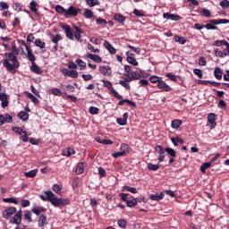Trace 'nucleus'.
Returning a JSON list of instances; mask_svg holds the SVG:
<instances>
[{"mask_svg": "<svg viewBox=\"0 0 229 229\" xmlns=\"http://www.w3.org/2000/svg\"><path fill=\"white\" fill-rule=\"evenodd\" d=\"M4 55V67H5L9 72H15V70L19 69V66L21 65L17 59V55H13V53H5Z\"/></svg>", "mask_w": 229, "mask_h": 229, "instance_id": "nucleus-1", "label": "nucleus"}, {"mask_svg": "<svg viewBox=\"0 0 229 229\" xmlns=\"http://www.w3.org/2000/svg\"><path fill=\"white\" fill-rule=\"evenodd\" d=\"M49 201L54 207H65V205H69L70 201L68 199H58L55 193H48Z\"/></svg>", "mask_w": 229, "mask_h": 229, "instance_id": "nucleus-2", "label": "nucleus"}, {"mask_svg": "<svg viewBox=\"0 0 229 229\" xmlns=\"http://www.w3.org/2000/svg\"><path fill=\"white\" fill-rule=\"evenodd\" d=\"M61 30H64L65 36L69 40H74V32H72V29L69 25L61 24Z\"/></svg>", "mask_w": 229, "mask_h": 229, "instance_id": "nucleus-3", "label": "nucleus"}, {"mask_svg": "<svg viewBox=\"0 0 229 229\" xmlns=\"http://www.w3.org/2000/svg\"><path fill=\"white\" fill-rule=\"evenodd\" d=\"M13 214H17V208H13V207L8 208L5 210H4L3 217H4V219H10V217H12V216H13Z\"/></svg>", "mask_w": 229, "mask_h": 229, "instance_id": "nucleus-4", "label": "nucleus"}, {"mask_svg": "<svg viewBox=\"0 0 229 229\" xmlns=\"http://www.w3.org/2000/svg\"><path fill=\"white\" fill-rule=\"evenodd\" d=\"M74 30L75 31L73 32V38H75L77 42H83V39L81 38V33H83V30L78 26H74Z\"/></svg>", "mask_w": 229, "mask_h": 229, "instance_id": "nucleus-5", "label": "nucleus"}, {"mask_svg": "<svg viewBox=\"0 0 229 229\" xmlns=\"http://www.w3.org/2000/svg\"><path fill=\"white\" fill-rule=\"evenodd\" d=\"M13 118L10 114H1L0 115V126H3L5 123H12Z\"/></svg>", "mask_w": 229, "mask_h": 229, "instance_id": "nucleus-6", "label": "nucleus"}, {"mask_svg": "<svg viewBox=\"0 0 229 229\" xmlns=\"http://www.w3.org/2000/svg\"><path fill=\"white\" fill-rule=\"evenodd\" d=\"M163 17L164 19H168L170 21H180V19H182V17H180V15L178 14H171L169 13H163Z\"/></svg>", "mask_w": 229, "mask_h": 229, "instance_id": "nucleus-7", "label": "nucleus"}, {"mask_svg": "<svg viewBox=\"0 0 229 229\" xmlns=\"http://www.w3.org/2000/svg\"><path fill=\"white\" fill-rule=\"evenodd\" d=\"M26 58L30 60V62H35L36 58L33 55V50H31V47H26Z\"/></svg>", "mask_w": 229, "mask_h": 229, "instance_id": "nucleus-8", "label": "nucleus"}, {"mask_svg": "<svg viewBox=\"0 0 229 229\" xmlns=\"http://www.w3.org/2000/svg\"><path fill=\"white\" fill-rule=\"evenodd\" d=\"M216 114L211 113L208 115V121L210 124L211 129H214L216 126Z\"/></svg>", "mask_w": 229, "mask_h": 229, "instance_id": "nucleus-9", "label": "nucleus"}, {"mask_svg": "<svg viewBox=\"0 0 229 229\" xmlns=\"http://www.w3.org/2000/svg\"><path fill=\"white\" fill-rule=\"evenodd\" d=\"M79 12H80V9H76V7H74V6H70L66 10L65 17H67L68 15H72V17H76V15H78Z\"/></svg>", "mask_w": 229, "mask_h": 229, "instance_id": "nucleus-10", "label": "nucleus"}, {"mask_svg": "<svg viewBox=\"0 0 229 229\" xmlns=\"http://www.w3.org/2000/svg\"><path fill=\"white\" fill-rule=\"evenodd\" d=\"M131 78L133 80H140L144 76V72L143 71H136V72H131L130 73Z\"/></svg>", "mask_w": 229, "mask_h": 229, "instance_id": "nucleus-11", "label": "nucleus"}, {"mask_svg": "<svg viewBox=\"0 0 229 229\" xmlns=\"http://www.w3.org/2000/svg\"><path fill=\"white\" fill-rule=\"evenodd\" d=\"M142 201V198H136L132 199L126 200L127 207L133 208L137 205V203H140Z\"/></svg>", "mask_w": 229, "mask_h": 229, "instance_id": "nucleus-12", "label": "nucleus"}, {"mask_svg": "<svg viewBox=\"0 0 229 229\" xmlns=\"http://www.w3.org/2000/svg\"><path fill=\"white\" fill-rule=\"evenodd\" d=\"M157 89H160L163 92H169V90H171V87H169L164 81L157 83Z\"/></svg>", "mask_w": 229, "mask_h": 229, "instance_id": "nucleus-13", "label": "nucleus"}, {"mask_svg": "<svg viewBox=\"0 0 229 229\" xmlns=\"http://www.w3.org/2000/svg\"><path fill=\"white\" fill-rule=\"evenodd\" d=\"M21 221H22V211L20 210L14 215L13 223H14V225H21Z\"/></svg>", "mask_w": 229, "mask_h": 229, "instance_id": "nucleus-14", "label": "nucleus"}, {"mask_svg": "<svg viewBox=\"0 0 229 229\" xmlns=\"http://www.w3.org/2000/svg\"><path fill=\"white\" fill-rule=\"evenodd\" d=\"M0 101L2 102V108H6L8 106V95L0 93Z\"/></svg>", "mask_w": 229, "mask_h": 229, "instance_id": "nucleus-15", "label": "nucleus"}, {"mask_svg": "<svg viewBox=\"0 0 229 229\" xmlns=\"http://www.w3.org/2000/svg\"><path fill=\"white\" fill-rule=\"evenodd\" d=\"M85 167H87V163H79L75 169L76 174H82L85 171Z\"/></svg>", "mask_w": 229, "mask_h": 229, "instance_id": "nucleus-16", "label": "nucleus"}, {"mask_svg": "<svg viewBox=\"0 0 229 229\" xmlns=\"http://www.w3.org/2000/svg\"><path fill=\"white\" fill-rule=\"evenodd\" d=\"M227 50H219L217 48L214 49L215 56H218V58H225V56H228Z\"/></svg>", "mask_w": 229, "mask_h": 229, "instance_id": "nucleus-17", "label": "nucleus"}, {"mask_svg": "<svg viewBox=\"0 0 229 229\" xmlns=\"http://www.w3.org/2000/svg\"><path fill=\"white\" fill-rule=\"evenodd\" d=\"M104 47H106V49H107V51H109V53H111V55H115V53H117L115 47H112V45L108 41L104 42Z\"/></svg>", "mask_w": 229, "mask_h": 229, "instance_id": "nucleus-18", "label": "nucleus"}, {"mask_svg": "<svg viewBox=\"0 0 229 229\" xmlns=\"http://www.w3.org/2000/svg\"><path fill=\"white\" fill-rule=\"evenodd\" d=\"M150 199H152V201H160V199H164V192L150 194Z\"/></svg>", "mask_w": 229, "mask_h": 229, "instance_id": "nucleus-19", "label": "nucleus"}, {"mask_svg": "<svg viewBox=\"0 0 229 229\" xmlns=\"http://www.w3.org/2000/svg\"><path fill=\"white\" fill-rule=\"evenodd\" d=\"M30 71H32V72H35L36 74H41L42 72V70L35 62H31Z\"/></svg>", "mask_w": 229, "mask_h": 229, "instance_id": "nucleus-20", "label": "nucleus"}, {"mask_svg": "<svg viewBox=\"0 0 229 229\" xmlns=\"http://www.w3.org/2000/svg\"><path fill=\"white\" fill-rule=\"evenodd\" d=\"M87 57L90 60H93V62H96L97 64H101L102 59L99 55H94V54H88Z\"/></svg>", "mask_w": 229, "mask_h": 229, "instance_id": "nucleus-21", "label": "nucleus"}, {"mask_svg": "<svg viewBox=\"0 0 229 229\" xmlns=\"http://www.w3.org/2000/svg\"><path fill=\"white\" fill-rule=\"evenodd\" d=\"M114 21H117L118 22H121V24H124L126 22V17H124L121 13H116L114 15Z\"/></svg>", "mask_w": 229, "mask_h": 229, "instance_id": "nucleus-22", "label": "nucleus"}, {"mask_svg": "<svg viewBox=\"0 0 229 229\" xmlns=\"http://www.w3.org/2000/svg\"><path fill=\"white\" fill-rule=\"evenodd\" d=\"M213 46H216V47H221V46H225L227 49L229 43L226 40H216L214 42Z\"/></svg>", "mask_w": 229, "mask_h": 229, "instance_id": "nucleus-23", "label": "nucleus"}, {"mask_svg": "<svg viewBox=\"0 0 229 229\" xmlns=\"http://www.w3.org/2000/svg\"><path fill=\"white\" fill-rule=\"evenodd\" d=\"M214 75L216 80H221L223 78V72H221V68L216 67L214 71Z\"/></svg>", "mask_w": 229, "mask_h": 229, "instance_id": "nucleus-24", "label": "nucleus"}, {"mask_svg": "<svg viewBox=\"0 0 229 229\" xmlns=\"http://www.w3.org/2000/svg\"><path fill=\"white\" fill-rule=\"evenodd\" d=\"M46 221H47V216L46 215H41L38 220V227L42 228V226L46 225Z\"/></svg>", "mask_w": 229, "mask_h": 229, "instance_id": "nucleus-25", "label": "nucleus"}, {"mask_svg": "<svg viewBox=\"0 0 229 229\" xmlns=\"http://www.w3.org/2000/svg\"><path fill=\"white\" fill-rule=\"evenodd\" d=\"M18 117H20L21 121H28V119H30V114L25 111H21L19 113Z\"/></svg>", "mask_w": 229, "mask_h": 229, "instance_id": "nucleus-26", "label": "nucleus"}, {"mask_svg": "<svg viewBox=\"0 0 229 229\" xmlns=\"http://www.w3.org/2000/svg\"><path fill=\"white\" fill-rule=\"evenodd\" d=\"M35 46H37V47H39L40 49H45L46 48V42L38 38V39L35 40Z\"/></svg>", "mask_w": 229, "mask_h": 229, "instance_id": "nucleus-27", "label": "nucleus"}, {"mask_svg": "<svg viewBox=\"0 0 229 229\" xmlns=\"http://www.w3.org/2000/svg\"><path fill=\"white\" fill-rule=\"evenodd\" d=\"M37 173H38V170L34 169V170H31L30 172H26L25 176L27 178H35V176H37Z\"/></svg>", "mask_w": 229, "mask_h": 229, "instance_id": "nucleus-28", "label": "nucleus"}, {"mask_svg": "<svg viewBox=\"0 0 229 229\" xmlns=\"http://www.w3.org/2000/svg\"><path fill=\"white\" fill-rule=\"evenodd\" d=\"M75 151L73 148H65L64 151H63V155L64 157H71V155H74Z\"/></svg>", "mask_w": 229, "mask_h": 229, "instance_id": "nucleus-29", "label": "nucleus"}, {"mask_svg": "<svg viewBox=\"0 0 229 229\" xmlns=\"http://www.w3.org/2000/svg\"><path fill=\"white\" fill-rule=\"evenodd\" d=\"M76 64H77V65H79L81 71H84V69H86V67H87V64L85 62H83V60H81V59H77Z\"/></svg>", "mask_w": 229, "mask_h": 229, "instance_id": "nucleus-30", "label": "nucleus"}, {"mask_svg": "<svg viewBox=\"0 0 229 229\" xmlns=\"http://www.w3.org/2000/svg\"><path fill=\"white\" fill-rule=\"evenodd\" d=\"M171 140L174 146H178L179 144H183V140L180 139V137L171 138Z\"/></svg>", "mask_w": 229, "mask_h": 229, "instance_id": "nucleus-31", "label": "nucleus"}, {"mask_svg": "<svg viewBox=\"0 0 229 229\" xmlns=\"http://www.w3.org/2000/svg\"><path fill=\"white\" fill-rule=\"evenodd\" d=\"M27 97L31 99L32 103H35V105H38V103H40V100L31 93H27Z\"/></svg>", "mask_w": 229, "mask_h": 229, "instance_id": "nucleus-32", "label": "nucleus"}, {"mask_svg": "<svg viewBox=\"0 0 229 229\" xmlns=\"http://www.w3.org/2000/svg\"><path fill=\"white\" fill-rule=\"evenodd\" d=\"M172 128L176 130L177 128H180L182 126V120H174L171 124Z\"/></svg>", "mask_w": 229, "mask_h": 229, "instance_id": "nucleus-33", "label": "nucleus"}, {"mask_svg": "<svg viewBox=\"0 0 229 229\" xmlns=\"http://www.w3.org/2000/svg\"><path fill=\"white\" fill-rule=\"evenodd\" d=\"M37 6H38V4H37V2L32 0L30 4V8L31 12H34V13L38 12Z\"/></svg>", "mask_w": 229, "mask_h": 229, "instance_id": "nucleus-34", "label": "nucleus"}, {"mask_svg": "<svg viewBox=\"0 0 229 229\" xmlns=\"http://www.w3.org/2000/svg\"><path fill=\"white\" fill-rule=\"evenodd\" d=\"M108 71H110V67H108V66H100L99 67V72H101V74H104V76H106Z\"/></svg>", "mask_w": 229, "mask_h": 229, "instance_id": "nucleus-35", "label": "nucleus"}, {"mask_svg": "<svg viewBox=\"0 0 229 229\" xmlns=\"http://www.w3.org/2000/svg\"><path fill=\"white\" fill-rule=\"evenodd\" d=\"M123 191H127L128 192H131V194H137V188H135V187L124 186Z\"/></svg>", "mask_w": 229, "mask_h": 229, "instance_id": "nucleus-36", "label": "nucleus"}, {"mask_svg": "<svg viewBox=\"0 0 229 229\" xmlns=\"http://www.w3.org/2000/svg\"><path fill=\"white\" fill-rule=\"evenodd\" d=\"M66 11L65 8H64L62 5H56L55 6V12H57V13H64V17H65V14H66Z\"/></svg>", "mask_w": 229, "mask_h": 229, "instance_id": "nucleus-37", "label": "nucleus"}, {"mask_svg": "<svg viewBox=\"0 0 229 229\" xmlns=\"http://www.w3.org/2000/svg\"><path fill=\"white\" fill-rule=\"evenodd\" d=\"M86 3L88 5L90 6V8H92V6H96L97 4H99L98 0H86Z\"/></svg>", "mask_w": 229, "mask_h": 229, "instance_id": "nucleus-38", "label": "nucleus"}, {"mask_svg": "<svg viewBox=\"0 0 229 229\" xmlns=\"http://www.w3.org/2000/svg\"><path fill=\"white\" fill-rule=\"evenodd\" d=\"M127 62L129 64H131V65H139V63L137 62V60L130 55L127 56Z\"/></svg>", "mask_w": 229, "mask_h": 229, "instance_id": "nucleus-39", "label": "nucleus"}, {"mask_svg": "<svg viewBox=\"0 0 229 229\" xmlns=\"http://www.w3.org/2000/svg\"><path fill=\"white\" fill-rule=\"evenodd\" d=\"M32 212H33V214H36V216H40V214H42V212H44V208H33Z\"/></svg>", "mask_w": 229, "mask_h": 229, "instance_id": "nucleus-40", "label": "nucleus"}, {"mask_svg": "<svg viewBox=\"0 0 229 229\" xmlns=\"http://www.w3.org/2000/svg\"><path fill=\"white\" fill-rule=\"evenodd\" d=\"M148 168L150 170V171H158V169H160V165H153V164H148Z\"/></svg>", "mask_w": 229, "mask_h": 229, "instance_id": "nucleus-41", "label": "nucleus"}, {"mask_svg": "<svg viewBox=\"0 0 229 229\" xmlns=\"http://www.w3.org/2000/svg\"><path fill=\"white\" fill-rule=\"evenodd\" d=\"M165 151H166V153H168V155H169L170 157H176V151H174V149H173V148H166L165 149Z\"/></svg>", "mask_w": 229, "mask_h": 229, "instance_id": "nucleus-42", "label": "nucleus"}, {"mask_svg": "<svg viewBox=\"0 0 229 229\" xmlns=\"http://www.w3.org/2000/svg\"><path fill=\"white\" fill-rule=\"evenodd\" d=\"M89 114H91L92 115H98V114H99V108L90 106L89 107Z\"/></svg>", "mask_w": 229, "mask_h": 229, "instance_id": "nucleus-43", "label": "nucleus"}, {"mask_svg": "<svg viewBox=\"0 0 229 229\" xmlns=\"http://www.w3.org/2000/svg\"><path fill=\"white\" fill-rule=\"evenodd\" d=\"M53 191L56 192V194H62V186L58 184L53 185Z\"/></svg>", "mask_w": 229, "mask_h": 229, "instance_id": "nucleus-44", "label": "nucleus"}, {"mask_svg": "<svg viewBox=\"0 0 229 229\" xmlns=\"http://www.w3.org/2000/svg\"><path fill=\"white\" fill-rule=\"evenodd\" d=\"M24 219H26L29 223H31L33 221V219H31V212L25 211Z\"/></svg>", "mask_w": 229, "mask_h": 229, "instance_id": "nucleus-45", "label": "nucleus"}, {"mask_svg": "<svg viewBox=\"0 0 229 229\" xmlns=\"http://www.w3.org/2000/svg\"><path fill=\"white\" fill-rule=\"evenodd\" d=\"M220 6L225 10L226 8H229V1L228 0H222L220 2Z\"/></svg>", "mask_w": 229, "mask_h": 229, "instance_id": "nucleus-46", "label": "nucleus"}, {"mask_svg": "<svg viewBox=\"0 0 229 229\" xmlns=\"http://www.w3.org/2000/svg\"><path fill=\"white\" fill-rule=\"evenodd\" d=\"M174 40L175 42H179V44H185V42H187V40H185L184 38L179 37V36H175L174 37Z\"/></svg>", "mask_w": 229, "mask_h": 229, "instance_id": "nucleus-47", "label": "nucleus"}, {"mask_svg": "<svg viewBox=\"0 0 229 229\" xmlns=\"http://www.w3.org/2000/svg\"><path fill=\"white\" fill-rule=\"evenodd\" d=\"M60 40H62V36H60V34H57V35H55V37L52 38V42L54 44L59 43Z\"/></svg>", "mask_w": 229, "mask_h": 229, "instance_id": "nucleus-48", "label": "nucleus"}, {"mask_svg": "<svg viewBox=\"0 0 229 229\" xmlns=\"http://www.w3.org/2000/svg\"><path fill=\"white\" fill-rule=\"evenodd\" d=\"M123 79V81H126L127 83L130 81H133L131 75H130L128 73H124Z\"/></svg>", "mask_w": 229, "mask_h": 229, "instance_id": "nucleus-49", "label": "nucleus"}, {"mask_svg": "<svg viewBox=\"0 0 229 229\" xmlns=\"http://www.w3.org/2000/svg\"><path fill=\"white\" fill-rule=\"evenodd\" d=\"M193 72L196 76H198L199 78H203V71H201L200 69H194Z\"/></svg>", "mask_w": 229, "mask_h": 229, "instance_id": "nucleus-50", "label": "nucleus"}, {"mask_svg": "<svg viewBox=\"0 0 229 229\" xmlns=\"http://www.w3.org/2000/svg\"><path fill=\"white\" fill-rule=\"evenodd\" d=\"M4 203H14V205H17L18 201L14 198H7L4 199Z\"/></svg>", "mask_w": 229, "mask_h": 229, "instance_id": "nucleus-51", "label": "nucleus"}, {"mask_svg": "<svg viewBox=\"0 0 229 229\" xmlns=\"http://www.w3.org/2000/svg\"><path fill=\"white\" fill-rule=\"evenodd\" d=\"M120 149H121L122 153H123V154L126 155V152H127L128 149H129L128 144L123 143V144L121 145Z\"/></svg>", "mask_w": 229, "mask_h": 229, "instance_id": "nucleus-52", "label": "nucleus"}, {"mask_svg": "<svg viewBox=\"0 0 229 229\" xmlns=\"http://www.w3.org/2000/svg\"><path fill=\"white\" fill-rule=\"evenodd\" d=\"M116 123L120 124V126H126V124L128 123V121L123 120V118H118L116 119Z\"/></svg>", "mask_w": 229, "mask_h": 229, "instance_id": "nucleus-53", "label": "nucleus"}, {"mask_svg": "<svg viewBox=\"0 0 229 229\" xmlns=\"http://www.w3.org/2000/svg\"><path fill=\"white\" fill-rule=\"evenodd\" d=\"M84 15L86 16L87 19H90V17H92L94 13H92V10L86 9L84 12Z\"/></svg>", "mask_w": 229, "mask_h": 229, "instance_id": "nucleus-54", "label": "nucleus"}, {"mask_svg": "<svg viewBox=\"0 0 229 229\" xmlns=\"http://www.w3.org/2000/svg\"><path fill=\"white\" fill-rule=\"evenodd\" d=\"M211 164L210 163H204L201 166H200V171L202 173H205V171H207V169H208V167H210Z\"/></svg>", "mask_w": 229, "mask_h": 229, "instance_id": "nucleus-55", "label": "nucleus"}, {"mask_svg": "<svg viewBox=\"0 0 229 229\" xmlns=\"http://www.w3.org/2000/svg\"><path fill=\"white\" fill-rule=\"evenodd\" d=\"M53 192V191H45V195H40L41 199H43V201H49V193Z\"/></svg>", "mask_w": 229, "mask_h": 229, "instance_id": "nucleus-56", "label": "nucleus"}, {"mask_svg": "<svg viewBox=\"0 0 229 229\" xmlns=\"http://www.w3.org/2000/svg\"><path fill=\"white\" fill-rule=\"evenodd\" d=\"M119 84L122 87H124V89H126L127 90H130V89H131L130 85L128 84V82H126V81H120Z\"/></svg>", "mask_w": 229, "mask_h": 229, "instance_id": "nucleus-57", "label": "nucleus"}, {"mask_svg": "<svg viewBox=\"0 0 229 229\" xmlns=\"http://www.w3.org/2000/svg\"><path fill=\"white\" fill-rule=\"evenodd\" d=\"M97 24H98V26H106V20L105 19H101V18H98L97 19Z\"/></svg>", "mask_w": 229, "mask_h": 229, "instance_id": "nucleus-58", "label": "nucleus"}, {"mask_svg": "<svg viewBox=\"0 0 229 229\" xmlns=\"http://www.w3.org/2000/svg\"><path fill=\"white\" fill-rule=\"evenodd\" d=\"M52 94L54 96H62V91L57 88H54L52 89Z\"/></svg>", "mask_w": 229, "mask_h": 229, "instance_id": "nucleus-59", "label": "nucleus"}, {"mask_svg": "<svg viewBox=\"0 0 229 229\" xmlns=\"http://www.w3.org/2000/svg\"><path fill=\"white\" fill-rule=\"evenodd\" d=\"M150 82L151 83H159V81H161L162 80H160V78L157 77V76H151L149 78Z\"/></svg>", "mask_w": 229, "mask_h": 229, "instance_id": "nucleus-60", "label": "nucleus"}, {"mask_svg": "<svg viewBox=\"0 0 229 229\" xmlns=\"http://www.w3.org/2000/svg\"><path fill=\"white\" fill-rule=\"evenodd\" d=\"M0 8L1 10H8L10 8V5H8L5 2H0Z\"/></svg>", "mask_w": 229, "mask_h": 229, "instance_id": "nucleus-61", "label": "nucleus"}, {"mask_svg": "<svg viewBox=\"0 0 229 229\" xmlns=\"http://www.w3.org/2000/svg\"><path fill=\"white\" fill-rule=\"evenodd\" d=\"M118 226H120V228H126L125 220L124 219L118 220Z\"/></svg>", "mask_w": 229, "mask_h": 229, "instance_id": "nucleus-62", "label": "nucleus"}, {"mask_svg": "<svg viewBox=\"0 0 229 229\" xmlns=\"http://www.w3.org/2000/svg\"><path fill=\"white\" fill-rule=\"evenodd\" d=\"M70 78H78L79 74H78V71H74V70H72L70 71Z\"/></svg>", "mask_w": 229, "mask_h": 229, "instance_id": "nucleus-63", "label": "nucleus"}, {"mask_svg": "<svg viewBox=\"0 0 229 229\" xmlns=\"http://www.w3.org/2000/svg\"><path fill=\"white\" fill-rule=\"evenodd\" d=\"M82 79L84 81H90L92 80V75L90 74H82Z\"/></svg>", "mask_w": 229, "mask_h": 229, "instance_id": "nucleus-64", "label": "nucleus"}]
</instances>
